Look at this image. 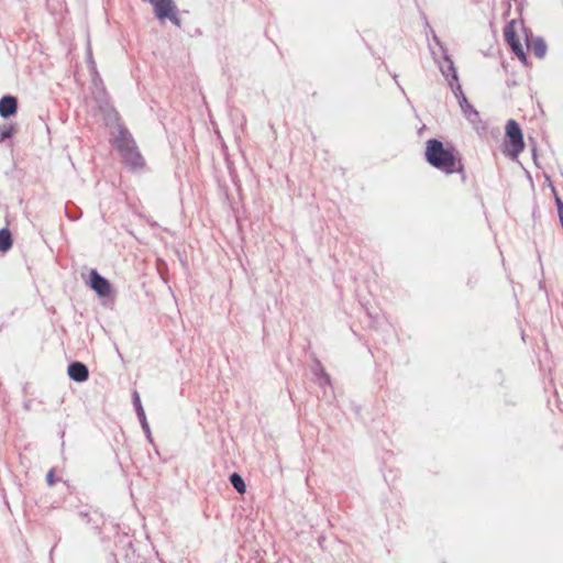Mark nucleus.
I'll use <instances>...</instances> for the list:
<instances>
[{
    "mask_svg": "<svg viewBox=\"0 0 563 563\" xmlns=\"http://www.w3.org/2000/svg\"><path fill=\"white\" fill-rule=\"evenodd\" d=\"M427 162L445 174L462 173L463 165L453 148H445L441 141L431 139L426 147Z\"/></svg>",
    "mask_w": 563,
    "mask_h": 563,
    "instance_id": "1",
    "label": "nucleus"
},
{
    "mask_svg": "<svg viewBox=\"0 0 563 563\" xmlns=\"http://www.w3.org/2000/svg\"><path fill=\"white\" fill-rule=\"evenodd\" d=\"M114 144L125 165L133 170L142 169L144 167L145 161L139 151L134 139L125 128L120 126Z\"/></svg>",
    "mask_w": 563,
    "mask_h": 563,
    "instance_id": "2",
    "label": "nucleus"
},
{
    "mask_svg": "<svg viewBox=\"0 0 563 563\" xmlns=\"http://www.w3.org/2000/svg\"><path fill=\"white\" fill-rule=\"evenodd\" d=\"M152 5L154 7L157 19H169L173 24L180 26V19L177 15V7L173 0H156Z\"/></svg>",
    "mask_w": 563,
    "mask_h": 563,
    "instance_id": "3",
    "label": "nucleus"
},
{
    "mask_svg": "<svg viewBox=\"0 0 563 563\" xmlns=\"http://www.w3.org/2000/svg\"><path fill=\"white\" fill-rule=\"evenodd\" d=\"M506 135L511 145V156H518L525 148L522 132L519 124L515 120H509L506 124Z\"/></svg>",
    "mask_w": 563,
    "mask_h": 563,
    "instance_id": "4",
    "label": "nucleus"
},
{
    "mask_svg": "<svg viewBox=\"0 0 563 563\" xmlns=\"http://www.w3.org/2000/svg\"><path fill=\"white\" fill-rule=\"evenodd\" d=\"M504 36L506 42L511 47L512 52L519 57L521 60H526V54L523 47L517 36L511 24L507 25L504 30Z\"/></svg>",
    "mask_w": 563,
    "mask_h": 563,
    "instance_id": "5",
    "label": "nucleus"
},
{
    "mask_svg": "<svg viewBox=\"0 0 563 563\" xmlns=\"http://www.w3.org/2000/svg\"><path fill=\"white\" fill-rule=\"evenodd\" d=\"M90 286L101 297L109 296L111 291L110 283L99 275L97 271H91L90 273Z\"/></svg>",
    "mask_w": 563,
    "mask_h": 563,
    "instance_id": "6",
    "label": "nucleus"
},
{
    "mask_svg": "<svg viewBox=\"0 0 563 563\" xmlns=\"http://www.w3.org/2000/svg\"><path fill=\"white\" fill-rule=\"evenodd\" d=\"M68 375L75 382L81 383L88 379L89 371L85 364L80 362H73L68 366Z\"/></svg>",
    "mask_w": 563,
    "mask_h": 563,
    "instance_id": "7",
    "label": "nucleus"
},
{
    "mask_svg": "<svg viewBox=\"0 0 563 563\" xmlns=\"http://www.w3.org/2000/svg\"><path fill=\"white\" fill-rule=\"evenodd\" d=\"M18 100L13 96H4L0 99V115L9 118L16 112Z\"/></svg>",
    "mask_w": 563,
    "mask_h": 563,
    "instance_id": "8",
    "label": "nucleus"
},
{
    "mask_svg": "<svg viewBox=\"0 0 563 563\" xmlns=\"http://www.w3.org/2000/svg\"><path fill=\"white\" fill-rule=\"evenodd\" d=\"M133 404H134L137 417H139L141 423H142L143 429L146 432H150V428H148V424H147V421H146L145 412H144V409L142 407L141 399H140V396H139L137 391H134V394H133Z\"/></svg>",
    "mask_w": 563,
    "mask_h": 563,
    "instance_id": "9",
    "label": "nucleus"
},
{
    "mask_svg": "<svg viewBox=\"0 0 563 563\" xmlns=\"http://www.w3.org/2000/svg\"><path fill=\"white\" fill-rule=\"evenodd\" d=\"M457 91L461 93V98L459 100L460 102V107L462 109V111L464 112V114L471 119V115L474 114V115H477V112L474 110V108L468 103L466 97L462 93V89H461V86L457 85L456 87Z\"/></svg>",
    "mask_w": 563,
    "mask_h": 563,
    "instance_id": "10",
    "label": "nucleus"
},
{
    "mask_svg": "<svg viewBox=\"0 0 563 563\" xmlns=\"http://www.w3.org/2000/svg\"><path fill=\"white\" fill-rule=\"evenodd\" d=\"M12 246L11 232L8 229L0 230V251L7 252Z\"/></svg>",
    "mask_w": 563,
    "mask_h": 563,
    "instance_id": "11",
    "label": "nucleus"
},
{
    "mask_svg": "<svg viewBox=\"0 0 563 563\" xmlns=\"http://www.w3.org/2000/svg\"><path fill=\"white\" fill-rule=\"evenodd\" d=\"M531 48L537 57L542 58L547 52V44L542 38H537L533 41Z\"/></svg>",
    "mask_w": 563,
    "mask_h": 563,
    "instance_id": "12",
    "label": "nucleus"
},
{
    "mask_svg": "<svg viewBox=\"0 0 563 563\" xmlns=\"http://www.w3.org/2000/svg\"><path fill=\"white\" fill-rule=\"evenodd\" d=\"M230 483L240 493L243 494L246 490L243 478L238 473H232L230 476Z\"/></svg>",
    "mask_w": 563,
    "mask_h": 563,
    "instance_id": "13",
    "label": "nucleus"
},
{
    "mask_svg": "<svg viewBox=\"0 0 563 563\" xmlns=\"http://www.w3.org/2000/svg\"><path fill=\"white\" fill-rule=\"evenodd\" d=\"M16 132V128L14 125H2L0 126V142L5 139L11 137Z\"/></svg>",
    "mask_w": 563,
    "mask_h": 563,
    "instance_id": "14",
    "label": "nucleus"
},
{
    "mask_svg": "<svg viewBox=\"0 0 563 563\" xmlns=\"http://www.w3.org/2000/svg\"><path fill=\"white\" fill-rule=\"evenodd\" d=\"M446 63H448V68H441L442 73L444 76H449V73L452 71L453 73V79L454 80H457V77H456V74H455V69H454V66H453V62L450 59V58H445Z\"/></svg>",
    "mask_w": 563,
    "mask_h": 563,
    "instance_id": "15",
    "label": "nucleus"
},
{
    "mask_svg": "<svg viewBox=\"0 0 563 563\" xmlns=\"http://www.w3.org/2000/svg\"><path fill=\"white\" fill-rule=\"evenodd\" d=\"M46 482L49 486H53L55 484L56 479L54 470L48 471V473L46 474Z\"/></svg>",
    "mask_w": 563,
    "mask_h": 563,
    "instance_id": "16",
    "label": "nucleus"
},
{
    "mask_svg": "<svg viewBox=\"0 0 563 563\" xmlns=\"http://www.w3.org/2000/svg\"><path fill=\"white\" fill-rule=\"evenodd\" d=\"M320 372H321L320 384L321 385L322 384H329L330 383V376L327 373H324L323 368H321Z\"/></svg>",
    "mask_w": 563,
    "mask_h": 563,
    "instance_id": "17",
    "label": "nucleus"
}]
</instances>
